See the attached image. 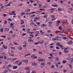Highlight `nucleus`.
<instances>
[{
    "mask_svg": "<svg viewBox=\"0 0 73 73\" xmlns=\"http://www.w3.org/2000/svg\"><path fill=\"white\" fill-rule=\"evenodd\" d=\"M67 44L68 45H72L73 44V41L72 40L69 41L67 43Z\"/></svg>",
    "mask_w": 73,
    "mask_h": 73,
    "instance_id": "f257e3e1",
    "label": "nucleus"
},
{
    "mask_svg": "<svg viewBox=\"0 0 73 73\" xmlns=\"http://www.w3.org/2000/svg\"><path fill=\"white\" fill-rule=\"evenodd\" d=\"M38 60L39 61H41L42 62L43 61H45V59H38Z\"/></svg>",
    "mask_w": 73,
    "mask_h": 73,
    "instance_id": "f03ea898",
    "label": "nucleus"
},
{
    "mask_svg": "<svg viewBox=\"0 0 73 73\" xmlns=\"http://www.w3.org/2000/svg\"><path fill=\"white\" fill-rule=\"evenodd\" d=\"M31 57L33 58H37V56H36V55H32L31 56Z\"/></svg>",
    "mask_w": 73,
    "mask_h": 73,
    "instance_id": "7ed1b4c3",
    "label": "nucleus"
},
{
    "mask_svg": "<svg viewBox=\"0 0 73 73\" xmlns=\"http://www.w3.org/2000/svg\"><path fill=\"white\" fill-rule=\"evenodd\" d=\"M2 47L4 49H8V47L4 44H3V45Z\"/></svg>",
    "mask_w": 73,
    "mask_h": 73,
    "instance_id": "20e7f679",
    "label": "nucleus"
},
{
    "mask_svg": "<svg viewBox=\"0 0 73 73\" xmlns=\"http://www.w3.org/2000/svg\"><path fill=\"white\" fill-rule=\"evenodd\" d=\"M28 41L29 42H33V40L32 39H29L28 40Z\"/></svg>",
    "mask_w": 73,
    "mask_h": 73,
    "instance_id": "39448f33",
    "label": "nucleus"
},
{
    "mask_svg": "<svg viewBox=\"0 0 73 73\" xmlns=\"http://www.w3.org/2000/svg\"><path fill=\"white\" fill-rule=\"evenodd\" d=\"M18 66H13V69H16L18 68Z\"/></svg>",
    "mask_w": 73,
    "mask_h": 73,
    "instance_id": "423d86ee",
    "label": "nucleus"
},
{
    "mask_svg": "<svg viewBox=\"0 0 73 73\" xmlns=\"http://www.w3.org/2000/svg\"><path fill=\"white\" fill-rule=\"evenodd\" d=\"M32 65H33V66H35V65H37V63L35 62L34 63H32Z\"/></svg>",
    "mask_w": 73,
    "mask_h": 73,
    "instance_id": "0eeeda50",
    "label": "nucleus"
},
{
    "mask_svg": "<svg viewBox=\"0 0 73 73\" xmlns=\"http://www.w3.org/2000/svg\"><path fill=\"white\" fill-rule=\"evenodd\" d=\"M52 7H58V5L56 4H52Z\"/></svg>",
    "mask_w": 73,
    "mask_h": 73,
    "instance_id": "6e6552de",
    "label": "nucleus"
},
{
    "mask_svg": "<svg viewBox=\"0 0 73 73\" xmlns=\"http://www.w3.org/2000/svg\"><path fill=\"white\" fill-rule=\"evenodd\" d=\"M55 60L56 61H57L59 60V58H58V57H56L55 58Z\"/></svg>",
    "mask_w": 73,
    "mask_h": 73,
    "instance_id": "1a4fd4ad",
    "label": "nucleus"
},
{
    "mask_svg": "<svg viewBox=\"0 0 73 73\" xmlns=\"http://www.w3.org/2000/svg\"><path fill=\"white\" fill-rule=\"evenodd\" d=\"M23 62H25L26 64L28 62V60H23Z\"/></svg>",
    "mask_w": 73,
    "mask_h": 73,
    "instance_id": "9d476101",
    "label": "nucleus"
},
{
    "mask_svg": "<svg viewBox=\"0 0 73 73\" xmlns=\"http://www.w3.org/2000/svg\"><path fill=\"white\" fill-rule=\"evenodd\" d=\"M25 11H26L27 12V13L31 11V9H26V11H25Z\"/></svg>",
    "mask_w": 73,
    "mask_h": 73,
    "instance_id": "9b49d317",
    "label": "nucleus"
},
{
    "mask_svg": "<svg viewBox=\"0 0 73 73\" xmlns=\"http://www.w3.org/2000/svg\"><path fill=\"white\" fill-rule=\"evenodd\" d=\"M58 39L57 38H52V40L53 41H54V40H58Z\"/></svg>",
    "mask_w": 73,
    "mask_h": 73,
    "instance_id": "f8f14e48",
    "label": "nucleus"
},
{
    "mask_svg": "<svg viewBox=\"0 0 73 73\" xmlns=\"http://www.w3.org/2000/svg\"><path fill=\"white\" fill-rule=\"evenodd\" d=\"M67 31L68 32H70V33H71L72 34H73V33H72V30L70 29H68L67 30Z\"/></svg>",
    "mask_w": 73,
    "mask_h": 73,
    "instance_id": "ddd939ff",
    "label": "nucleus"
},
{
    "mask_svg": "<svg viewBox=\"0 0 73 73\" xmlns=\"http://www.w3.org/2000/svg\"><path fill=\"white\" fill-rule=\"evenodd\" d=\"M21 25H23L24 23V21H23V20H21Z\"/></svg>",
    "mask_w": 73,
    "mask_h": 73,
    "instance_id": "4468645a",
    "label": "nucleus"
},
{
    "mask_svg": "<svg viewBox=\"0 0 73 73\" xmlns=\"http://www.w3.org/2000/svg\"><path fill=\"white\" fill-rule=\"evenodd\" d=\"M22 64V61H19V63L18 64V66H20V65H21Z\"/></svg>",
    "mask_w": 73,
    "mask_h": 73,
    "instance_id": "2eb2a0df",
    "label": "nucleus"
},
{
    "mask_svg": "<svg viewBox=\"0 0 73 73\" xmlns=\"http://www.w3.org/2000/svg\"><path fill=\"white\" fill-rule=\"evenodd\" d=\"M46 25L45 24H42L41 25V27H46Z\"/></svg>",
    "mask_w": 73,
    "mask_h": 73,
    "instance_id": "dca6fc26",
    "label": "nucleus"
},
{
    "mask_svg": "<svg viewBox=\"0 0 73 73\" xmlns=\"http://www.w3.org/2000/svg\"><path fill=\"white\" fill-rule=\"evenodd\" d=\"M10 25H11V27H14V26H13V25H14V24L13 23H11L10 24Z\"/></svg>",
    "mask_w": 73,
    "mask_h": 73,
    "instance_id": "f3484780",
    "label": "nucleus"
},
{
    "mask_svg": "<svg viewBox=\"0 0 73 73\" xmlns=\"http://www.w3.org/2000/svg\"><path fill=\"white\" fill-rule=\"evenodd\" d=\"M5 31H9V29L8 28H5Z\"/></svg>",
    "mask_w": 73,
    "mask_h": 73,
    "instance_id": "a211bd4d",
    "label": "nucleus"
},
{
    "mask_svg": "<svg viewBox=\"0 0 73 73\" xmlns=\"http://www.w3.org/2000/svg\"><path fill=\"white\" fill-rule=\"evenodd\" d=\"M4 32V29L3 28H1L0 29V32L2 33Z\"/></svg>",
    "mask_w": 73,
    "mask_h": 73,
    "instance_id": "6ab92c4d",
    "label": "nucleus"
},
{
    "mask_svg": "<svg viewBox=\"0 0 73 73\" xmlns=\"http://www.w3.org/2000/svg\"><path fill=\"white\" fill-rule=\"evenodd\" d=\"M40 33H41V34H42V35H44V32H42V30H40Z\"/></svg>",
    "mask_w": 73,
    "mask_h": 73,
    "instance_id": "aec40b11",
    "label": "nucleus"
},
{
    "mask_svg": "<svg viewBox=\"0 0 73 73\" xmlns=\"http://www.w3.org/2000/svg\"><path fill=\"white\" fill-rule=\"evenodd\" d=\"M58 11L59 12H60L62 11V9H61L60 8H59L58 9Z\"/></svg>",
    "mask_w": 73,
    "mask_h": 73,
    "instance_id": "412c9836",
    "label": "nucleus"
},
{
    "mask_svg": "<svg viewBox=\"0 0 73 73\" xmlns=\"http://www.w3.org/2000/svg\"><path fill=\"white\" fill-rule=\"evenodd\" d=\"M36 23L38 26H40V23H39V22H36Z\"/></svg>",
    "mask_w": 73,
    "mask_h": 73,
    "instance_id": "4be33fe9",
    "label": "nucleus"
},
{
    "mask_svg": "<svg viewBox=\"0 0 73 73\" xmlns=\"http://www.w3.org/2000/svg\"><path fill=\"white\" fill-rule=\"evenodd\" d=\"M60 43L58 42V43H56V45L57 46H60Z\"/></svg>",
    "mask_w": 73,
    "mask_h": 73,
    "instance_id": "5701e85b",
    "label": "nucleus"
},
{
    "mask_svg": "<svg viewBox=\"0 0 73 73\" xmlns=\"http://www.w3.org/2000/svg\"><path fill=\"white\" fill-rule=\"evenodd\" d=\"M18 49H19V50H22L23 49V48H22V47H18Z\"/></svg>",
    "mask_w": 73,
    "mask_h": 73,
    "instance_id": "b1692460",
    "label": "nucleus"
},
{
    "mask_svg": "<svg viewBox=\"0 0 73 73\" xmlns=\"http://www.w3.org/2000/svg\"><path fill=\"white\" fill-rule=\"evenodd\" d=\"M1 37H2L3 38H6V36L4 35H1Z\"/></svg>",
    "mask_w": 73,
    "mask_h": 73,
    "instance_id": "393cba45",
    "label": "nucleus"
},
{
    "mask_svg": "<svg viewBox=\"0 0 73 73\" xmlns=\"http://www.w3.org/2000/svg\"><path fill=\"white\" fill-rule=\"evenodd\" d=\"M4 24L5 25H6L7 24V21L6 20L4 21Z\"/></svg>",
    "mask_w": 73,
    "mask_h": 73,
    "instance_id": "a878e982",
    "label": "nucleus"
},
{
    "mask_svg": "<svg viewBox=\"0 0 73 73\" xmlns=\"http://www.w3.org/2000/svg\"><path fill=\"white\" fill-rule=\"evenodd\" d=\"M29 36L30 37H31V38H33V37H34V35H33L30 34Z\"/></svg>",
    "mask_w": 73,
    "mask_h": 73,
    "instance_id": "bb28decb",
    "label": "nucleus"
},
{
    "mask_svg": "<svg viewBox=\"0 0 73 73\" xmlns=\"http://www.w3.org/2000/svg\"><path fill=\"white\" fill-rule=\"evenodd\" d=\"M59 46V47L61 48H63V46L62 44H60Z\"/></svg>",
    "mask_w": 73,
    "mask_h": 73,
    "instance_id": "cd10ccee",
    "label": "nucleus"
},
{
    "mask_svg": "<svg viewBox=\"0 0 73 73\" xmlns=\"http://www.w3.org/2000/svg\"><path fill=\"white\" fill-rule=\"evenodd\" d=\"M48 24L49 25H52V22L51 21L48 22Z\"/></svg>",
    "mask_w": 73,
    "mask_h": 73,
    "instance_id": "c85d7f7f",
    "label": "nucleus"
},
{
    "mask_svg": "<svg viewBox=\"0 0 73 73\" xmlns=\"http://www.w3.org/2000/svg\"><path fill=\"white\" fill-rule=\"evenodd\" d=\"M35 16H36V15L33 14V15H31V17L32 18V17H35Z\"/></svg>",
    "mask_w": 73,
    "mask_h": 73,
    "instance_id": "c756f323",
    "label": "nucleus"
},
{
    "mask_svg": "<svg viewBox=\"0 0 73 73\" xmlns=\"http://www.w3.org/2000/svg\"><path fill=\"white\" fill-rule=\"evenodd\" d=\"M38 19H40V17H35V20H38Z\"/></svg>",
    "mask_w": 73,
    "mask_h": 73,
    "instance_id": "7c9ffc66",
    "label": "nucleus"
},
{
    "mask_svg": "<svg viewBox=\"0 0 73 73\" xmlns=\"http://www.w3.org/2000/svg\"><path fill=\"white\" fill-rule=\"evenodd\" d=\"M70 60L71 61V62H70V63H72V62L73 61V58H71Z\"/></svg>",
    "mask_w": 73,
    "mask_h": 73,
    "instance_id": "2f4dec72",
    "label": "nucleus"
},
{
    "mask_svg": "<svg viewBox=\"0 0 73 73\" xmlns=\"http://www.w3.org/2000/svg\"><path fill=\"white\" fill-rule=\"evenodd\" d=\"M7 20H8V21H12V20L10 18H8L7 19Z\"/></svg>",
    "mask_w": 73,
    "mask_h": 73,
    "instance_id": "473e14b6",
    "label": "nucleus"
},
{
    "mask_svg": "<svg viewBox=\"0 0 73 73\" xmlns=\"http://www.w3.org/2000/svg\"><path fill=\"white\" fill-rule=\"evenodd\" d=\"M66 60H63L62 61L63 64H65V63H66Z\"/></svg>",
    "mask_w": 73,
    "mask_h": 73,
    "instance_id": "72a5a7b5",
    "label": "nucleus"
},
{
    "mask_svg": "<svg viewBox=\"0 0 73 73\" xmlns=\"http://www.w3.org/2000/svg\"><path fill=\"white\" fill-rule=\"evenodd\" d=\"M69 65L70 66V68H72V64H69Z\"/></svg>",
    "mask_w": 73,
    "mask_h": 73,
    "instance_id": "f704fd0d",
    "label": "nucleus"
},
{
    "mask_svg": "<svg viewBox=\"0 0 73 73\" xmlns=\"http://www.w3.org/2000/svg\"><path fill=\"white\" fill-rule=\"evenodd\" d=\"M7 60H11V61H12V60L11 59V58H9L7 59Z\"/></svg>",
    "mask_w": 73,
    "mask_h": 73,
    "instance_id": "c9c22d12",
    "label": "nucleus"
},
{
    "mask_svg": "<svg viewBox=\"0 0 73 73\" xmlns=\"http://www.w3.org/2000/svg\"><path fill=\"white\" fill-rule=\"evenodd\" d=\"M47 33H50L52 32V31L50 30H47Z\"/></svg>",
    "mask_w": 73,
    "mask_h": 73,
    "instance_id": "e433bc0d",
    "label": "nucleus"
},
{
    "mask_svg": "<svg viewBox=\"0 0 73 73\" xmlns=\"http://www.w3.org/2000/svg\"><path fill=\"white\" fill-rule=\"evenodd\" d=\"M25 70H29V68H28V67L25 68Z\"/></svg>",
    "mask_w": 73,
    "mask_h": 73,
    "instance_id": "4c0bfd02",
    "label": "nucleus"
},
{
    "mask_svg": "<svg viewBox=\"0 0 73 73\" xmlns=\"http://www.w3.org/2000/svg\"><path fill=\"white\" fill-rule=\"evenodd\" d=\"M41 65H42V66L44 65H45V63H41Z\"/></svg>",
    "mask_w": 73,
    "mask_h": 73,
    "instance_id": "58836bf2",
    "label": "nucleus"
},
{
    "mask_svg": "<svg viewBox=\"0 0 73 73\" xmlns=\"http://www.w3.org/2000/svg\"><path fill=\"white\" fill-rule=\"evenodd\" d=\"M44 42V41L42 40V42H40L41 44H42Z\"/></svg>",
    "mask_w": 73,
    "mask_h": 73,
    "instance_id": "ea45409f",
    "label": "nucleus"
},
{
    "mask_svg": "<svg viewBox=\"0 0 73 73\" xmlns=\"http://www.w3.org/2000/svg\"><path fill=\"white\" fill-rule=\"evenodd\" d=\"M8 66L9 67V68H11V67L12 66L11 64H9L8 65Z\"/></svg>",
    "mask_w": 73,
    "mask_h": 73,
    "instance_id": "a19ab883",
    "label": "nucleus"
},
{
    "mask_svg": "<svg viewBox=\"0 0 73 73\" xmlns=\"http://www.w3.org/2000/svg\"><path fill=\"white\" fill-rule=\"evenodd\" d=\"M63 40H66V39H67V38H66V37H63Z\"/></svg>",
    "mask_w": 73,
    "mask_h": 73,
    "instance_id": "79ce46f5",
    "label": "nucleus"
},
{
    "mask_svg": "<svg viewBox=\"0 0 73 73\" xmlns=\"http://www.w3.org/2000/svg\"><path fill=\"white\" fill-rule=\"evenodd\" d=\"M56 49H60V48L58 46H56Z\"/></svg>",
    "mask_w": 73,
    "mask_h": 73,
    "instance_id": "37998d69",
    "label": "nucleus"
},
{
    "mask_svg": "<svg viewBox=\"0 0 73 73\" xmlns=\"http://www.w3.org/2000/svg\"><path fill=\"white\" fill-rule=\"evenodd\" d=\"M39 10H40V11H44L45 10V9H39Z\"/></svg>",
    "mask_w": 73,
    "mask_h": 73,
    "instance_id": "c03bdc74",
    "label": "nucleus"
},
{
    "mask_svg": "<svg viewBox=\"0 0 73 73\" xmlns=\"http://www.w3.org/2000/svg\"><path fill=\"white\" fill-rule=\"evenodd\" d=\"M12 60L13 61H14V60H17V58H14V59H13V58H12Z\"/></svg>",
    "mask_w": 73,
    "mask_h": 73,
    "instance_id": "a18cd8bd",
    "label": "nucleus"
},
{
    "mask_svg": "<svg viewBox=\"0 0 73 73\" xmlns=\"http://www.w3.org/2000/svg\"><path fill=\"white\" fill-rule=\"evenodd\" d=\"M59 29H60V30H62V28H61V27H59L58 28Z\"/></svg>",
    "mask_w": 73,
    "mask_h": 73,
    "instance_id": "49530a36",
    "label": "nucleus"
},
{
    "mask_svg": "<svg viewBox=\"0 0 73 73\" xmlns=\"http://www.w3.org/2000/svg\"><path fill=\"white\" fill-rule=\"evenodd\" d=\"M4 59H7V56H5L3 57Z\"/></svg>",
    "mask_w": 73,
    "mask_h": 73,
    "instance_id": "de8ad7c7",
    "label": "nucleus"
},
{
    "mask_svg": "<svg viewBox=\"0 0 73 73\" xmlns=\"http://www.w3.org/2000/svg\"><path fill=\"white\" fill-rule=\"evenodd\" d=\"M3 16L4 17H6V16H7V15L5 14H3Z\"/></svg>",
    "mask_w": 73,
    "mask_h": 73,
    "instance_id": "09e8293b",
    "label": "nucleus"
},
{
    "mask_svg": "<svg viewBox=\"0 0 73 73\" xmlns=\"http://www.w3.org/2000/svg\"><path fill=\"white\" fill-rule=\"evenodd\" d=\"M14 43L15 45H19V44H18V43L14 42Z\"/></svg>",
    "mask_w": 73,
    "mask_h": 73,
    "instance_id": "8fccbe9b",
    "label": "nucleus"
},
{
    "mask_svg": "<svg viewBox=\"0 0 73 73\" xmlns=\"http://www.w3.org/2000/svg\"><path fill=\"white\" fill-rule=\"evenodd\" d=\"M49 48H54V46H50Z\"/></svg>",
    "mask_w": 73,
    "mask_h": 73,
    "instance_id": "3c124183",
    "label": "nucleus"
},
{
    "mask_svg": "<svg viewBox=\"0 0 73 73\" xmlns=\"http://www.w3.org/2000/svg\"><path fill=\"white\" fill-rule=\"evenodd\" d=\"M47 64L48 65H50V64H51V62H49L47 63Z\"/></svg>",
    "mask_w": 73,
    "mask_h": 73,
    "instance_id": "603ef678",
    "label": "nucleus"
},
{
    "mask_svg": "<svg viewBox=\"0 0 73 73\" xmlns=\"http://www.w3.org/2000/svg\"><path fill=\"white\" fill-rule=\"evenodd\" d=\"M29 54H27L25 55V57H26V56H29Z\"/></svg>",
    "mask_w": 73,
    "mask_h": 73,
    "instance_id": "864d4df0",
    "label": "nucleus"
},
{
    "mask_svg": "<svg viewBox=\"0 0 73 73\" xmlns=\"http://www.w3.org/2000/svg\"><path fill=\"white\" fill-rule=\"evenodd\" d=\"M64 52L65 53H66L67 52H69V51H68V50H67V51H64Z\"/></svg>",
    "mask_w": 73,
    "mask_h": 73,
    "instance_id": "5fc2aeb1",
    "label": "nucleus"
},
{
    "mask_svg": "<svg viewBox=\"0 0 73 73\" xmlns=\"http://www.w3.org/2000/svg\"><path fill=\"white\" fill-rule=\"evenodd\" d=\"M24 14H25V13L22 12L21 13V15H23V14L24 15Z\"/></svg>",
    "mask_w": 73,
    "mask_h": 73,
    "instance_id": "6e6d98bb",
    "label": "nucleus"
},
{
    "mask_svg": "<svg viewBox=\"0 0 73 73\" xmlns=\"http://www.w3.org/2000/svg\"><path fill=\"white\" fill-rule=\"evenodd\" d=\"M67 70H63V72L64 73H66V72Z\"/></svg>",
    "mask_w": 73,
    "mask_h": 73,
    "instance_id": "4d7b16f0",
    "label": "nucleus"
},
{
    "mask_svg": "<svg viewBox=\"0 0 73 73\" xmlns=\"http://www.w3.org/2000/svg\"><path fill=\"white\" fill-rule=\"evenodd\" d=\"M7 72H8V71L7 70H5L4 73H7Z\"/></svg>",
    "mask_w": 73,
    "mask_h": 73,
    "instance_id": "13d9d810",
    "label": "nucleus"
},
{
    "mask_svg": "<svg viewBox=\"0 0 73 73\" xmlns=\"http://www.w3.org/2000/svg\"><path fill=\"white\" fill-rule=\"evenodd\" d=\"M11 12L12 13H15V11H11Z\"/></svg>",
    "mask_w": 73,
    "mask_h": 73,
    "instance_id": "bf43d9fd",
    "label": "nucleus"
},
{
    "mask_svg": "<svg viewBox=\"0 0 73 73\" xmlns=\"http://www.w3.org/2000/svg\"><path fill=\"white\" fill-rule=\"evenodd\" d=\"M27 32H29V31H30V29H29V28L28 29H27Z\"/></svg>",
    "mask_w": 73,
    "mask_h": 73,
    "instance_id": "052dcab7",
    "label": "nucleus"
},
{
    "mask_svg": "<svg viewBox=\"0 0 73 73\" xmlns=\"http://www.w3.org/2000/svg\"><path fill=\"white\" fill-rule=\"evenodd\" d=\"M11 49H15V47L11 46Z\"/></svg>",
    "mask_w": 73,
    "mask_h": 73,
    "instance_id": "680f3d73",
    "label": "nucleus"
},
{
    "mask_svg": "<svg viewBox=\"0 0 73 73\" xmlns=\"http://www.w3.org/2000/svg\"><path fill=\"white\" fill-rule=\"evenodd\" d=\"M12 31H10L9 32V33H13V32H12Z\"/></svg>",
    "mask_w": 73,
    "mask_h": 73,
    "instance_id": "e2e57ef3",
    "label": "nucleus"
},
{
    "mask_svg": "<svg viewBox=\"0 0 73 73\" xmlns=\"http://www.w3.org/2000/svg\"><path fill=\"white\" fill-rule=\"evenodd\" d=\"M6 6H7V7H8V6H11V4H10L9 3Z\"/></svg>",
    "mask_w": 73,
    "mask_h": 73,
    "instance_id": "0e129e2a",
    "label": "nucleus"
},
{
    "mask_svg": "<svg viewBox=\"0 0 73 73\" xmlns=\"http://www.w3.org/2000/svg\"><path fill=\"white\" fill-rule=\"evenodd\" d=\"M52 16V18H55V17H54V15H52L51 16Z\"/></svg>",
    "mask_w": 73,
    "mask_h": 73,
    "instance_id": "69168bd1",
    "label": "nucleus"
},
{
    "mask_svg": "<svg viewBox=\"0 0 73 73\" xmlns=\"http://www.w3.org/2000/svg\"><path fill=\"white\" fill-rule=\"evenodd\" d=\"M58 54L59 55H61V54H62V52H59Z\"/></svg>",
    "mask_w": 73,
    "mask_h": 73,
    "instance_id": "338daca9",
    "label": "nucleus"
},
{
    "mask_svg": "<svg viewBox=\"0 0 73 73\" xmlns=\"http://www.w3.org/2000/svg\"><path fill=\"white\" fill-rule=\"evenodd\" d=\"M58 23H56V24H58L60 23V21H57Z\"/></svg>",
    "mask_w": 73,
    "mask_h": 73,
    "instance_id": "774afa93",
    "label": "nucleus"
}]
</instances>
